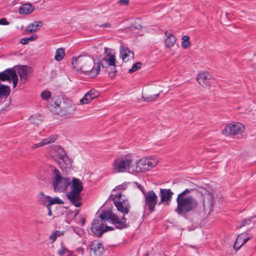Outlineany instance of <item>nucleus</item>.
<instances>
[{
	"label": "nucleus",
	"mask_w": 256,
	"mask_h": 256,
	"mask_svg": "<svg viewBox=\"0 0 256 256\" xmlns=\"http://www.w3.org/2000/svg\"><path fill=\"white\" fill-rule=\"evenodd\" d=\"M251 218L245 219L242 221V224L240 227L244 226L249 224L251 222Z\"/></svg>",
	"instance_id": "42"
},
{
	"label": "nucleus",
	"mask_w": 256,
	"mask_h": 256,
	"mask_svg": "<svg viewBox=\"0 0 256 256\" xmlns=\"http://www.w3.org/2000/svg\"><path fill=\"white\" fill-rule=\"evenodd\" d=\"M242 240H239V241H238V244H236V249H238V246L239 245H240V244L242 243Z\"/></svg>",
	"instance_id": "53"
},
{
	"label": "nucleus",
	"mask_w": 256,
	"mask_h": 256,
	"mask_svg": "<svg viewBox=\"0 0 256 256\" xmlns=\"http://www.w3.org/2000/svg\"><path fill=\"white\" fill-rule=\"evenodd\" d=\"M192 189L186 188L178 195L176 199L177 208L175 211L178 214H185L198 206V202L190 193Z\"/></svg>",
	"instance_id": "3"
},
{
	"label": "nucleus",
	"mask_w": 256,
	"mask_h": 256,
	"mask_svg": "<svg viewBox=\"0 0 256 256\" xmlns=\"http://www.w3.org/2000/svg\"><path fill=\"white\" fill-rule=\"evenodd\" d=\"M141 20L139 18H138L136 19L134 24H133V27L135 28V29H137V30H138L140 28H141Z\"/></svg>",
	"instance_id": "39"
},
{
	"label": "nucleus",
	"mask_w": 256,
	"mask_h": 256,
	"mask_svg": "<svg viewBox=\"0 0 256 256\" xmlns=\"http://www.w3.org/2000/svg\"><path fill=\"white\" fill-rule=\"evenodd\" d=\"M72 231L80 236L82 234V230L79 228L72 226Z\"/></svg>",
	"instance_id": "40"
},
{
	"label": "nucleus",
	"mask_w": 256,
	"mask_h": 256,
	"mask_svg": "<svg viewBox=\"0 0 256 256\" xmlns=\"http://www.w3.org/2000/svg\"><path fill=\"white\" fill-rule=\"evenodd\" d=\"M46 208H48V214L49 216H52V211L51 210V206H48V204H46Z\"/></svg>",
	"instance_id": "49"
},
{
	"label": "nucleus",
	"mask_w": 256,
	"mask_h": 256,
	"mask_svg": "<svg viewBox=\"0 0 256 256\" xmlns=\"http://www.w3.org/2000/svg\"><path fill=\"white\" fill-rule=\"evenodd\" d=\"M64 50L62 48H59L56 52L54 59L56 60L59 62L64 58Z\"/></svg>",
	"instance_id": "27"
},
{
	"label": "nucleus",
	"mask_w": 256,
	"mask_h": 256,
	"mask_svg": "<svg viewBox=\"0 0 256 256\" xmlns=\"http://www.w3.org/2000/svg\"><path fill=\"white\" fill-rule=\"evenodd\" d=\"M85 223V220L82 218V226H84Z\"/></svg>",
	"instance_id": "54"
},
{
	"label": "nucleus",
	"mask_w": 256,
	"mask_h": 256,
	"mask_svg": "<svg viewBox=\"0 0 256 256\" xmlns=\"http://www.w3.org/2000/svg\"><path fill=\"white\" fill-rule=\"evenodd\" d=\"M250 239V238H243L242 234L238 236L236 240L235 244H234V248H236V244H237L238 243L239 240H242V242L240 245L238 246V248H240V246H242L246 242Z\"/></svg>",
	"instance_id": "30"
},
{
	"label": "nucleus",
	"mask_w": 256,
	"mask_h": 256,
	"mask_svg": "<svg viewBox=\"0 0 256 256\" xmlns=\"http://www.w3.org/2000/svg\"><path fill=\"white\" fill-rule=\"evenodd\" d=\"M142 66V63L140 62H137L134 64L132 68L129 70L130 73H133L140 69Z\"/></svg>",
	"instance_id": "36"
},
{
	"label": "nucleus",
	"mask_w": 256,
	"mask_h": 256,
	"mask_svg": "<svg viewBox=\"0 0 256 256\" xmlns=\"http://www.w3.org/2000/svg\"><path fill=\"white\" fill-rule=\"evenodd\" d=\"M89 247L91 256H101L104 252L102 244L98 240L92 241Z\"/></svg>",
	"instance_id": "13"
},
{
	"label": "nucleus",
	"mask_w": 256,
	"mask_h": 256,
	"mask_svg": "<svg viewBox=\"0 0 256 256\" xmlns=\"http://www.w3.org/2000/svg\"><path fill=\"white\" fill-rule=\"evenodd\" d=\"M71 64L74 70L90 78L96 77L100 70V62L95 64L94 59L88 56H74Z\"/></svg>",
	"instance_id": "2"
},
{
	"label": "nucleus",
	"mask_w": 256,
	"mask_h": 256,
	"mask_svg": "<svg viewBox=\"0 0 256 256\" xmlns=\"http://www.w3.org/2000/svg\"><path fill=\"white\" fill-rule=\"evenodd\" d=\"M102 26L104 27V28L110 27V24L108 23H106V24H102Z\"/></svg>",
	"instance_id": "52"
},
{
	"label": "nucleus",
	"mask_w": 256,
	"mask_h": 256,
	"mask_svg": "<svg viewBox=\"0 0 256 256\" xmlns=\"http://www.w3.org/2000/svg\"><path fill=\"white\" fill-rule=\"evenodd\" d=\"M76 251L80 254V255H81V256H82L84 254V248H81V247H80V248H78L76 250Z\"/></svg>",
	"instance_id": "43"
},
{
	"label": "nucleus",
	"mask_w": 256,
	"mask_h": 256,
	"mask_svg": "<svg viewBox=\"0 0 256 256\" xmlns=\"http://www.w3.org/2000/svg\"><path fill=\"white\" fill-rule=\"evenodd\" d=\"M106 222L116 225L118 228H122L126 226V219L124 218L120 219L112 210L102 211L99 217L95 219L92 224L91 230L92 233L100 237L104 232L113 230V228L107 226Z\"/></svg>",
	"instance_id": "1"
},
{
	"label": "nucleus",
	"mask_w": 256,
	"mask_h": 256,
	"mask_svg": "<svg viewBox=\"0 0 256 256\" xmlns=\"http://www.w3.org/2000/svg\"><path fill=\"white\" fill-rule=\"evenodd\" d=\"M57 138L58 136L56 135H52L48 138H44L40 142V143L42 144V146H43L46 144L54 142L55 140L57 139Z\"/></svg>",
	"instance_id": "28"
},
{
	"label": "nucleus",
	"mask_w": 256,
	"mask_h": 256,
	"mask_svg": "<svg viewBox=\"0 0 256 256\" xmlns=\"http://www.w3.org/2000/svg\"><path fill=\"white\" fill-rule=\"evenodd\" d=\"M173 194V192L170 189H160V200L158 204H164L165 205H169Z\"/></svg>",
	"instance_id": "14"
},
{
	"label": "nucleus",
	"mask_w": 256,
	"mask_h": 256,
	"mask_svg": "<svg viewBox=\"0 0 256 256\" xmlns=\"http://www.w3.org/2000/svg\"><path fill=\"white\" fill-rule=\"evenodd\" d=\"M38 38L36 35H32L28 38H24L21 40L20 42L22 44H26L29 42L36 40Z\"/></svg>",
	"instance_id": "33"
},
{
	"label": "nucleus",
	"mask_w": 256,
	"mask_h": 256,
	"mask_svg": "<svg viewBox=\"0 0 256 256\" xmlns=\"http://www.w3.org/2000/svg\"><path fill=\"white\" fill-rule=\"evenodd\" d=\"M145 256H148V254H146Z\"/></svg>",
	"instance_id": "55"
},
{
	"label": "nucleus",
	"mask_w": 256,
	"mask_h": 256,
	"mask_svg": "<svg viewBox=\"0 0 256 256\" xmlns=\"http://www.w3.org/2000/svg\"><path fill=\"white\" fill-rule=\"evenodd\" d=\"M105 56L102 58L101 64L102 68H110L116 65L115 54L112 52V50L104 48Z\"/></svg>",
	"instance_id": "12"
},
{
	"label": "nucleus",
	"mask_w": 256,
	"mask_h": 256,
	"mask_svg": "<svg viewBox=\"0 0 256 256\" xmlns=\"http://www.w3.org/2000/svg\"><path fill=\"white\" fill-rule=\"evenodd\" d=\"M106 68V71L108 72L109 76L111 78H114L116 74V65L114 66H112L110 68Z\"/></svg>",
	"instance_id": "34"
},
{
	"label": "nucleus",
	"mask_w": 256,
	"mask_h": 256,
	"mask_svg": "<svg viewBox=\"0 0 256 256\" xmlns=\"http://www.w3.org/2000/svg\"><path fill=\"white\" fill-rule=\"evenodd\" d=\"M126 184H122L116 186L113 192H115L118 190H125L126 188Z\"/></svg>",
	"instance_id": "41"
},
{
	"label": "nucleus",
	"mask_w": 256,
	"mask_h": 256,
	"mask_svg": "<svg viewBox=\"0 0 256 256\" xmlns=\"http://www.w3.org/2000/svg\"><path fill=\"white\" fill-rule=\"evenodd\" d=\"M8 22L6 21V18H2L0 19V24L6 25L8 24Z\"/></svg>",
	"instance_id": "48"
},
{
	"label": "nucleus",
	"mask_w": 256,
	"mask_h": 256,
	"mask_svg": "<svg viewBox=\"0 0 256 256\" xmlns=\"http://www.w3.org/2000/svg\"><path fill=\"white\" fill-rule=\"evenodd\" d=\"M30 120L33 124L38 125L42 122V119L40 116L35 115L31 116L30 118Z\"/></svg>",
	"instance_id": "31"
},
{
	"label": "nucleus",
	"mask_w": 256,
	"mask_h": 256,
	"mask_svg": "<svg viewBox=\"0 0 256 256\" xmlns=\"http://www.w3.org/2000/svg\"><path fill=\"white\" fill-rule=\"evenodd\" d=\"M42 146V144H41V143L40 142L35 144L32 145L31 148L32 149H35V148H40Z\"/></svg>",
	"instance_id": "45"
},
{
	"label": "nucleus",
	"mask_w": 256,
	"mask_h": 256,
	"mask_svg": "<svg viewBox=\"0 0 256 256\" xmlns=\"http://www.w3.org/2000/svg\"><path fill=\"white\" fill-rule=\"evenodd\" d=\"M10 92V88L8 86L3 84L0 85V98L3 97L7 98Z\"/></svg>",
	"instance_id": "26"
},
{
	"label": "nucleus",
	"mask_w": 256,
	"mask_h": 256,
	"mask_svg": "<svg viewBox=\"0 0 256 256\" xmlns=\"http://www.w3.org/2000/svg\"><path fill=\"white\" fill-rule=\"evenodd\" d=\"M68 256H76L74 254V252L70 250L68 254Z\"/></svg>",
	"instance_id": "51"
},
{
	"label": "nucleus",
	"mask_w": 256,
	"mask_h": 256,
	"mask_svg": "<svg viewBox=\"0 0 256 256\" xmlns=\"http://www.w3.org/2000/svg\"><path fill=\"white\" fill-rule=\"evenodd\" d=\"M244 130V126L242 124L236 122L228 124L222 130L223 134L226 136L236 135L243 132Z\"/></svg>",
	"instance_id": "10"
},
{
	"label": "nucleus",
	"mask_w": 256,
	"mask_h": 256,
	"mask_svg": "<svg viewBox=\"0 0 256 256\" xmlns=\"http://www.w3.org/2000/svg\"><path fill=\"white\" fill-rule=\"evenodd\" d=\"M40 194L41 196H43L44 198H46L49 200V202L48 204V206H52V204H63L64 203L63 200H60V198H59L58 197L52 198L50 196H44L43 192H40Z\"/></svg>",
	"instance_id": "25"
},
{
	"label": "nucleus",
	"mask_w": 256,
	"mask_h": 256,
	"mask_svg": "<svg viewBox=\"0 0 256 256\" xmlns=\"http://www.w3.org/2000/svg\"><path fill=\"white\" fill-rule=\"evenodd\" d=\"M50 155L54 158L57 157L62 160L66 165V168L70 167V160L66 155L64 149L60 146H56L52 149Z\"/></svg>",
	"instance_id": "11"
},
{
	"label": "nucleus",
	"mask_w": 256,
	"mask_h": 256,
	"mask_svg": "<svg viewBox=\"0 0 256 256\" xmlns=\"http://www.w3.org/2000/svg\"><path fill=\"white\" fill-rule=\"evenodd\" d=\"M30 68L26 66H22L18 69V73L22 80H26L30 76Z\"/></svg>",
	"instance_id": "19"
},
{
	"label": "nucleus",
	"mask_w": 256,
	"mask_h": 256,
	"mask_svg": "<svg viewBox=\"0 0 256 256\" xmlns=\"http://www.w3.org/2000/svg\"><path fill=\"white\" fill-rule=\"evenodd\" d=\"M138 188L142 192L144 196L145 206H148L150 212L154 210V208L158 202V196L153 190L144 192L143 187L136 183Z\"/></svg>",
	"instance_id": "9"
},
{
	"label": "nucleus",
	"mask_w": 256,
	"mask_h": 256,
	"mask_svg": "<svg viewBox=\"0 0 256 256\" xmlns=\"http://www.w3.org/2000/svg\"><path fill=\"white\" fill-rule=\"evenodd\" d=\"M70 250H68L66 247L64 246L62 242L60 244V248L58 250V254L60 256H62L66 252H68Z\"/></svg>",
	"instance_id": "35"
},
{
	"label": "nucleus",
	"mask_w": 256,
	"mask_h": 256,
	"mask_svg": "<svg viewBox=\"0 0 256 256\" xmlns=\"http://www.w3.org/2000/svg\"><path fill=\"white\" fill-rule=\"evenodd\" d=\"M118 2L120 5L126 6L129 3V0H120Z\"/></svg>",
	"instance_id": "46"
},
{
	"label": "nucleus",
	"mask_w": 256,
	"mask_h": 256,
	"mask_svg": "<svg viewBox=\"0 0 256 256\" xmlns=\"http://www.w3.org/2000/svg\"><path fill=\"white\" fill-rule=\"evenodd\" d=\"M111 196H112H112H114V194H112V195H111Z\"/></svg>",
	"instance_id": "56"
},
{
	"label": "nucleus",
	"mask_w": 256,
	"mask_h": 256,
	"mask_svg": "<svg viewBox=\"0 0 256 256\" xmlns=\"http://www.w3.org/2000/svg\"><path fill=\"white\" fill-rule=\"evenodd\" d=\"M12 77L11 78V80H12L13 82V86L15 88L18 82V78L16 72L12 73Z\"/></svg>",
	"instance_id": "38"
},
{
	"label": "nucleus",
	"mask_w": 256,
	"mask_h": 256,
	"mask_svg": "<svg viewBox=\"0 0 256 256\" xmlns=\"http://www.w3.org/2000/svg\"><path fill=\"white\" fill-rule=\"evenodd\" d=\"M120 56L123 62H127L134 58V53L128 48L123 46H120Z\"/></svg>",
	"instance_id": "17"
},
{
	"label": "nucleus",
	"mask_w": 256,
	"mask_h": 256,
	"mask_svg": "<svg viewBox=\"0 0 256 256\" xmlns=\"http://www.w3.org/2000/svg\"><path fill=\"white\" fill-rule=\"evenodd\" d=\"M212 197L210 194H205L204 200H203V206L204 208H210L211 209L212 207Z\"/></svg>",
	"instance_id": "23"
},
{
	"label": "nucleus",
	"mask_w": 256,
	"mask_h": 256,
	"mask_svg": "<svg viewBox=\"0 0 256 256\" xmlns=\"http://www.w3.org/2000/svg\"><path fill=\"white\" fill-rule=\"evenodd\" d=\"M15 72L16 71L13 69H8L0 72V80L2 81L9 80L10 82L12 77V74Z\"/></svg>",
	"instance_id": "24"
},
{
	"label": "nucleus",
	"mask_w": 256,
	"mask_h": 256,
	"mask_svg": "<svg viewBox=\"0 0 256 256\" xmlns=\"http://www.w3.org/2000/svg\"><path fill=\"white\" fill-rule=\"evenodd\" d=\"M34 10V6L30 3L22 4L19 8V13L22 14H28L32 13Z\"/></svg>",
	"instance_id": "21"
},
{
	"label": "nucleus",
	"mask_w": 256,
	"mask_h": 256,
	"mask_svg": "<svg viewBox=\"0 0 256 256\" xmlns=\"http://www.w3.org/2000/svg\"><path fill=\"white\" fill-rule=\"evenodd\" d=\"M208 76V74L206 72L200 73L198 76L197 81L203 87L206 88L210 86Z\"/></svg>",
	"instance_id": "20"
},
{
	"label": "nucleus",
	"mask_w": 256,
	"mask_h": 256,
	"mask_svg": "<svg viewBox=\"0 0 256 256\" xmlns=\"http://www.w3.org/2000/svg\"><path fill=\"white\" fill-rule=\"evenodd\" d=\"M70 188L72 190L67 194V198L76 207H80L82 205L80 193L83 189L81 181L76 178H74Z\"/></svg>",
	"instance_id": "7"
},
{
	"label": "nucleus",
	"mask_w": 256,
	"mask_h": 256,
	"mask_svg": "<svg viewBox=\"0 0 256 256\" xmlns=\"http://www.w3.org/2000/svg\"><path fill=\"white\" fill-rule=\"evenodd\" d=\"M57 236L53 232L49 237L50 240H52V242L53 243L56 239Z\"/></svg>",
	"instance_id": "44"
},
{
	"label": "nucleus",
	"mask_w": 256,
	"mask_h": 256,
	"mask_svg": "<svg viewBox=\"0 0 256 256\" xmlns=\"http://www.w3.org/2000/svg\"><path fill=\"white\" fill-rule=\"evenodd\" d=\"M51 96V94L48 90H44L41 93V97L43 100H47Z\"/></svg>",
	"instance_id": "37"
},
{
	"label": "nucleus",
	"mask_w": 256,
	"mask_h": 256,
	"mask_svg": "<svg viewBox=\"0 0 256 256\" xmlns=\"http://www.w3.org/2000/svg\"><path fill=\"white\" fill-rule=\"evenodd\" d=\"M49 108L51 111L62 116H71L76 110L75 104L68 98H62L56 102H52Z\"/></svg>",
	"instance_id": "4"
},
{
	"label": "nucleus",
	"mask_w": 256,
	"mask_h": 256,
	"mask_svg": "<svg viewBox=\"0 0 256 256\" xmlns=\"http://www.w3.org/2000/svg\"><path fill=\"white\" fill-rule=\"evenodd\" d=\"M158 163L156 158H144L136 162L133 161L132 172H142L148 171L154 167Z\"/></svg>",
	"instance_id": "8"
},
{
	"label": "nucleus",
	"mask_w": 256,
	"mask_h": 256,
	"mask_svg": "<svg viewBox=\"0 0 256 256\" xmlns=\"http://www.w3.org/2000/svg\"><path fill=\"white\" fill-rule=\"evenodd\" d=\"M164 40L165 46L167 48L173 46L176 42L175 36L169 31L166 32Z\"/></svg>",
	"instance_id": "18"
},
{
	"label": "nucleus",
	"mask_w": 256,
	"mask_h": 256,
	"mask_svg": "<svg viewBox=\"0 0 256 256\" xmlns=\"http://www.w3.org/2000/svg\"><path fill=\"white\" fill-rule=\"evenodd\" d=\"M99 94L98 91L92 89L86 92L84 96L80 100V104H88L94 98L98 97Z\"/></svg>",
	"instance_id": "16"
},
{
	"label": "nucleus",
	"mask_w": 256,
	"mask_h": 256,
	"mask_svg": "<svg viewBox=\"0 0 256 256\" xmlns=\"http://www.w3.org/2000/svg\"><path fill=\"white\" fill-rule=\"evenodd\" d=\"M134 159L130 156L124 155L114 159L112 166L115 172H132Z\"/></svg>",
	"instance_id": "6"
},
{
	"label": "nucleus",
	"mask_w": 256,
	"mask_h": 256,
	"mask_svg": "<svg viewBox=\"0 0 256 256\" xmlns=\"http://www.w3.org/2000/svg\"><path fill=\"white\" fill-rule=\"evenodd\" d=\"M122 196L121 192H118V194H116L114 196V198H118L120 200Z\"/></svg>",
	"instance_id": "50"
},
{
	"label": "nucleus",
	"mask_w": 256,
	"mask_h": 256,
	"mask_svg": "<svg viewBox=\"0 0 256 256\" xmlns=\"http://www.w3.org/2000/svg\"><path fill=\"white\" fill-rule=\"evenodd\" d=\"M114 203L118 210L120 212L123 214V216L120 218L121 219L122 218H124V215L128 213L130 208V206L128 200H123L122 202H117L115 200L114 202Z\"/></svg>",
	"instance_id": "15"
},
{
	"label": "nucleus",
	"mask_w": 256,
	"mask_h": 256,
	"mask_svg": "<svg viewBox=\"0 0 256 256\" xmlns=\"http://www.w3.org/2000/svg\"><path fill=\"white\" fill-rule=\"evenodd\" d=\"M54 234L57 236V237L62 236L64 234V232L60 231V230H56L54 232Z\"/></svg>",
	"instance_id": "47"
},
{
	"label": "nucleus",
	"mask_w": 256,
	"mask_h": 256,
	"mask_svg": "<svg viewBox=\"0 0 256 256\" xmlns=\"http://www.w3.org/2000/svg\"><path fill=\"white\" fill-rule=\"evenodd\" d=\"M50 172H52V182L54 190L56 192H63L70 184L69 178H64L60 172L54 167L50 168Z\"/></svg>",
	"instance_id": "5"
},
{
	"label": "nucleus",
	"mask_w": 256,
	"mask_h": 256,
	"mask_svg": "<svg viewBox=\"0 0 256 256\" xmlns=\"http://www.w3.org/2000/svg\"><path fill=\"white\" fill-rule=\"evenodd\" d=\"M190 38L188 36H184L182 38V46L184 48L186 49L190 46Z\"/></svg>",
	"instance_id": "32"
},
{
	"label": "nucleus",
	"mask_w": 256,
	"mask_h": 256,
	"mask_svg": "<svg viewBox=\"0 0 256 256\" xmlns=\"http://www.w3.org/2000/svg\"><path fill=\"white\" fill-rule=\"evenodd\" d=\"M162 90H159L158 92L156 94H143L142 98H144V100L147 102H151L156 98L162 92Z\"/></svg>",
	"instance_id": "29"
},
{
	"label": "nucleus",
	"mask_w": 256,
	"mask_h": 256,
	"mask_svg": "<svg viewBox=\"0 0 256 256\" xmlns=\"http://www.w3.org/2000/svg\"><path fill=\"white\" fill-rule=\"evenodd\" d=\"M42 23L40 21H35L30 24L26 28V32L28 33H32L39 30L42 26Z\"/></svg>",
	"instance_id": "22"
}]
</instances>
